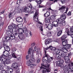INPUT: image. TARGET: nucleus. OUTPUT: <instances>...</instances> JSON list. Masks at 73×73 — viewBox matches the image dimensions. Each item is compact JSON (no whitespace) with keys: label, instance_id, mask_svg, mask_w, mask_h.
Here are the masks:
<instances>
[{"label":"nucleus","instance_id":"774afa93","mask_svg":"<svg viewBox=\"0 0 73 73\" xmlns=\"http://www.w3.org/2000/svg\"><path fill=\"white\" fill-rule=\"evenodd\" d=\"M68 8H66V13L67 12H68Z\"/></svg>","mask_w":73,"mask_h":73},{"label":"nucleus","instance_id":"680f3d73","mask_svg":"<svg viewBox=\"0 0 73 73\" xmlns=\"http://www.w3.org/2000/svg\"><path fill=\"white\" fill-rule=\"evenodd\" d=\"M8 58L9 60H10V59L12 58V56L10 55H9L8 57Z\"/></svg>","mask_w":73,"mask_h":73},{"label":"nucleus","instance_id":"a211bd4d","mask_svg":"<svg viewBox=\"0 0 73 73\" xmlns=\"http://www.w3.org/2000/svg\"><path fill=\"white\" fill-rule=\"evenodd\" d=\"M45 54L43 56V60L44 59H45V60H48V57L49 56H48V54H46V51H45Z\"/></svg>","mask_w":73,"mask_h":73},{"label":"nucleus","instance_id":"4d7b16f0","mask_svg":"<svg viewBox=\"0 0 73 73\" xmlns=\"http://www.w3.org/2000/svg\"><path fill=\"white\" fill-rule=\"evenodd\" d=\"M1 73H7V72L4 70H2L1 71Z\"/></svg>","mask_w":73,"mask_h":73},{"label":"nucleus","instance_id":"7c9ffc66","mask_svg":"<svg viewBox=\"0 0 73 73\" xmlns=\"http://www.w3.org/2000/svg\"><path fill=\"white\" fill-rule=\"evenodd\" d=\"M3 54L4 56L5 57H8L9 56V54H8V51L7 52L4 51H3Z\"/></svg>","mask_w":73,"mask_h":73},{"label":"nucleus","instance_id":"c9c22d12","mask_svg":"<svg viewBox=\"0 0 73 73\" xmlns=\"http://www.w3.org/2000/svg\"><path fill=\"white\" fill-rule=\"evenodd\" d=\"M50 25H51L50 24L47 26L48 28V29H49L50 30V29H52L53 28V26Z\"/></svg>","mask_w":73,"mask_h":73},{"label":"nucleus","instance_id":"6e6552de","mask_svg":"<svg viewBox=\"0 0 73 73\" xmlns=\"http://www.w3.org/2000/svg\"><path fill=\"white\" fill-rule=\"evenodd\" d=\"M33 8V6L32 5H31V6H29L27 7H27H25L23 10V11L24 12H25V13H28V11H31V9H32ZM27 10L28 11H27Z\"/></svg>","mask_w":73,"mask_h":73},{"label":"nucleus","instance_id":"f257e3e1","mask_svg":"<svg viewBox=\"0 0 73 73\" xmlns=\"http://www.w3.org/2000/svg\"><path fill=\"white\" fill-rule=\"evenodd\" d=\"M64 73H68L69 71L71 72H73V67L69 64L68 65H66L64 67Z\"/></svg>","mask_w":73,"mask_h":73},{"label":"nucleus","instance_id":"052dcab7","mask_svg":"<svg viewBox=\"0 0 73 73\" xmlns=\"http://www.w3.org/2000/svg\"><path fill=\"white\" fill-rule=\"evenodd\" d=\"M40 59H38L37 61L36 62L37 63V64H38V63L40 62Z\"/></svg>","mask_w":73,"mask_h":73},{"label":"nucleus","instance_id":"20e7f679","mask_svg":"<svg viewBox=\"0 0 73 73\" xmlns=\"http://www.w3.org/2000/svg\"><path fill=\"white\" fill-rule=\"evenodd\" d=\"M66 55L65 52L63 51H62L60 52V54H56L55 56V58L57 60L58 59H60L62 57H64Z\"/></svg>","mask_w":73,"mask_h":73},{"label":"nucleus","instance_id":"c03bdc74","mask_svg":"<svg viewBox=\"0 0 73 73\" xmlns=\"http://www.w3.org/2000/svg\"><path fill=\"white\" fill-rule=\"evenodd\" d=\"M49 9H50V10H51L52 11H53L55 13H57V10H53L51 8H49Z\"/></svg>","mask_w":73,"mask_h":73},{"label":"nucleus","instance_id":"cd10ccee","mask_svg":"<svg viewBox=\"0 0 73 73\" xmlns=\"http://www.w3.org/2000/svg\"><path fill=\"white\" fill-rule=\"evenodd\" d=\"M51 42V39H47L45 40V42L46 44H48Z\"/></svg>","mask_w":73,"mask_h":73},{"label":"nucleus","instance_id":"a878e982","mask_svg":"<svg viewBox=\"0 0 73 73\" xmlns=\"http://www.w3.org/2000/svg\"><path fill=\"white\" fill-rule=\"evenodd\" d=\"M28 63L29 64V66L31 67H33V66H35L36 65V64H32L30 60H29V61L28 62Z\"/></svg>","mask_w":73,"mask_h":73},{"label":"nucleus","instance_id":"423d86ee","mask_svg":"<svg viewBox=\"0 0 73 73\" xmlns=\"http://www.w3.org/2000/svg\"><path fill=\"white\" fill-rule=\"evenodd\" d=\"M64 63V61L62 59H61L58 60V61L56 62V63L58 65V66H60L61 68H62L64 66V64H63Z\"/></svg>","mask_w":73,"mask_h":73},{"label":"nucleus","instance_id":"e433bc0d","mask_svg":"<svg viewBox=\"0 0 73 73\" xmlns=\"http://www.w3.org/2000/svg\"><path fill=\"white\" fill-rule=\"evenodd\" d=\"M62 31L60 30L57 33L58 36H60V35H61V34H62Z\"/></svg>","mask_w":73,"mask_h":73},{"label":"nucleus","instance_id":"58836bf2","mask_svg":"<svg viewBox=\"0 0 73 73\" xmlns=\"http://www.w3.org/2000/svg\"><path fill=\"white\" fill-rule=\"evenodd\" d=\"M47 35L48 37H50L52 36V33L50 31L47 34Z\"/></svg>","mask_w":73,"mask_h":73},{"label":"nucleus","instance_id":"ddd939ff","mask_svg":"<svg viewBox=\"0 0 73 73\" xmlns=\"http://www.w3.org/2000/svg\"><path fill=\"white\" fill-rule=\"evenodd\" d=\"M3 45L4 46V48L5 50L7 51V52H9V51H10V48H9V46L7 45L4 44H3Z\"/></svg>","mask_w":73,"mask_h":73},{"label":"nucleus","instance_id":"f704fd0d","mask_svg":"<svg viewBox=\"0 0 73 73\" xmlns=\"http://www.w3.org/2000/svg\"><path fill=\"white\" fill-rule=\"evenodd\" d=\"M5 62L6 64H10L11 63V61L9 60H7L5 61Z\"/></svg>","mask_w":73,"mask_h":73},{"label":"nucleus","instance_id":"aec40b11","mask_svg":"<svg viewBox=\"0 0 73 73\" xmlns=\"http://www.w3.org/2000/svg\"><path fill=\"white\" fill-rule=\"evenodd\" d=\"M12 27L13 28V29L14 30V31L15 30V31L14 32V33L15 32H17V31L18 30L17 29V25H15V24H13L12 25Z\"/></svg>","mask_w":73,"mask_h":73},{"label":"nucleus","instance_id":"72a5a7b5","mask_svg":"<svg viewBox=\"0 0 73 73\" xmlns=\"http://www.w3.org/2000/svg\"><path fill=\"white\" fill-rule=\"evenodd\" d=\"M50 18L52 20H56V17L55 16L52 15L51 16Z\"/></svg>","mask_w":73,"mask_h":73},{"label":"nucleus","instance_id":"a18cd8bd","mask_svg":"<svg viewBox=\"0 0 73 73\" xmlns=\"http://www.w3.org/2000/svg\"><path fill=\"white\" fill-rule=\"evenodd\" d=\"M55 41L56 42H59L60 40H59V38H57L55 40Z\"/></svg>","mask_w":73,"mask_h":73},{"label":"nucleus","instance_id":"c756f323","mask_svg":"<svg viewBox=\"0 0 73 73\" xmlns=\"http://www.w3.org/2000/svg\"><path fill=\"white\" fill-rule=\"evenodd\" d=\"M47 72H49V70L46 68H44L42 71V73H46Z\"/></svg>","mask_w":73,"mask_h":73},{"label":"nucleus","instance_id":"4468645a","mask_svg":"<svg viewBox=\"0 0 73 73\" xmlns=\"http://www.w3.org/2000/svg\"><path fill=\"white\" fill-rule=\"evenodd\" d=\"M7 69L6 70L7 73H12L13 72V70L11 68H9V66H7Z\"/></svg>","mask_w":73,"mask_h":73},{"label":"nucleus","instance_id":"f3484780","mask_svg":"<svg viewBox=\"0 0 73 73\" xmlns=\"http://www.w3.org/2000/svg\"><path fill=\"white\" fill-rule=\"evenodd\" d=\"M60 53V50L56 48L54 52H53V54H58Z\"/></svg>","mask_w":73,"mask_h":73},{"label":"nucleus","instance_id":"338daca9","mask_svg":"<svg viewBox=\"0 0 73 73\" xmlns=\"http://www.w3.org/2000/svg\"><path fill=\"white\" fill-rule=\"evenodd\" d=\"M42 7H44L43 6H41L40 5H38V8H42Z\"/></svg>","mask_w":73,"mask_h":73},{"label":"nucleus","instance_id":"09e8293b","mask_svg":"<svg viewBox=\"0 0 73 73\" xmlns=\"http://www.w3.org/2000/svg\"><path fill=\"white\" fill-rule=\"evenodd\" d=\"M12 56L13 57H14V58H17V57L15 56V53H13L12 54Z\"/></svg>","mask_w":73,"mask_h":73},{"label":"nucleus","instance_id":"8fccbe9b","mask_svg":"<svg viewBox=\"0 0 73 73\" xmlns=\"http://www.w3.org/2000/svg\"><path fill=\"white\" fill-rule=\"evenodd\" d=\"M10 39V37L9 36H7L5 38V40L6 41H9V39Z\"/></svg>","mask_w":73,"mask_h":73},{"label":"nucleus","instance_id":"e2e57ef3","mask_svg":"<svg viewBox=\"0 0 73 73\" xmlns=\"http://www.w3.org/2000/svg\"><path fill=\"white\" fill-rule=\"evenodd\" d=\"M35 43H32V44L31 45V46L33 47V46H35Z\"/></svg>","mask_w":73,"mask_h":73},{"label":"nucleus","instance_id":"dca6fc26","mask_svg":"<svg viewBox=\"0 0 73 73\" xmlns=\"http://www.w3.org/2000/svg\"><path fill=\"white\" fill-rule=\"evenodd\" d=\"M72 45L71 44H67L64 47V49L65 50H68V49H69L70 48V46Z\"/></svg>","mask_w":73,"mask_h":73},{"label":"nucleus","instance_id":"79ce46f5","mask_svg":"<svg viewBox=\"0 0 73 73\" xmlns=\"http://www.w3.org/2000/svg\"><path fill=\"white\" fill-rule=\"evenodd\" d=\"M34 51H36V54H38V49H36V47H35L34 48Z\"/></svg>","mask_w":73,"mask_h":73},{"label":"nucleus","instance_id":"b1692460","mask_svg":"<svg viewBox=\"0 0 73 73\" xmlns=\"http://www.w3.org/2000/svg\"><path fill=\"white\" fill-rule=\"evenodd\" d=\"M50 17H47L45 19V23H50Z\"/></svg>","mask_w":73,"mask_h":73},{"label":"nucleus","instance_id":"2f4dec72","mask_svg":"<svg viewBox=\"0 0 73 73\" xmlns=\"http://www.w3.org/2000/svg\"><path fill=\"white\" fill-rule=\"evenodd\" d=\"M50 49L53 52L55 51V50H56V48L54 47H52V46H50Z\"/></svg>","mask_w":73,"mask_h":73},{"label":"nucleus","instance_id":"37998d69","mask_svg":"<svg viewBox=\"0 0 73 73\" xmlns=\"http://www.w3.org/2000/svg\"><path fill=\"white\" fill-rule=\"evenodd\" d=\"M21 2V1L20 0H18L17 1V4L18 5H20Z\"/></svg>","mask_w":73,"mask_h":73},{"label":"nucleus","instance_id":"393cba45","mask_svg":"<svg viewBox=\"0 0 73 73\" xmlns=\"http://www.w3.org/2000/svg\"><path fill=\"white\" fill-rule=\"evenodd\" d=\"M65 8H66V7L65 6H62L61 7L59 8L58 10H60L61 12H63L64 11V9Z\"/></svg>","mask_w":73,"mask_h":73},{"label":"nucleus","instance_id":"ea45409f","mask_svg":"<svg viewBox=\"0 0 73 73\" xmlns=\"http://www.w3.org/2000/svg\"><path fill=\"white\" fill-rule=\"evenodd\" d=\"M4 56H4V55H2L1 56L0 59L1 60H2V61H3V60H4L5 58L4 57Z\"/></svg>","mask_w":73,"mask_h":73},{"label":"nucleus","instance_id":"1a4fd4ad","mask_svg":"<svg viewBox=\"0 0 73 73\" xmlns=\"http://www.w3.org/2000/svg\"><path fill=\"white\" fill-rule=\"evenodd\" d=\"M57 21L59 24H60L61 25L65 26L66 25V22L64 20H61L60 19H57Z\"/></svg>","mask_w":73,"mask_h":73},{"label":"nucleus","instance_id":"f8f14e48","mask_svg":"<svg viewBox=\"0 0 73 73\" xmlns=\"http://www.w3.org/2000/svg\"><path fill=\"white\" fill-rule=\"evenodd\" d=\"M8 35L9 36L11 40H13V39H15V35L11 32V31H9Z\"/></svg>","mask_w":73,"mask_h":73},{"label":"nucleus","instance_id":"a19ab883","mask_svg":"<svg viewBox=\"0 0 73 73\" xmlns=\"http://www.w3.org/2000/svg\"><path fill=\"white\" fill-rule=\"evenodd\" d=\"M44 0H40V1H38V3H37L38 4H41L42 2V1H44Z\"/></svg>","mask_w":73,"mask_h":73},{"label":"nucleus","instance_id":"6e6d98bb","mask_svg":"<svg viewBox=\"0 0 73 73\" xmlns=\"http://www.w3.org/2000/svg\"><path fill=\"white\" fill-rule=\"evenodd\" d=\"M47 4H48V5H51L52 4L50 3V1H49L47 3Z\"/></svg>","mask_w":73,"mask_h":73},{"label":"nucleus","instance_id":"c85d7f7f","mask_svg":"<svg viewBox=\"0 0 73 73\" xmlns=\"http://www.w3.org/2000/svg\"><path fill=\"white\" fill-rule=\"evenodd\" d=\"M66 37H67V35L65 34L61 37V39L62 41H63V40H64V39L66 38Z\"/></svg>","mask_w":73,"mask_h":73},{"label":"nucleus","instance_id":"bb28decb","mask_svg":"<svg viewBox=\"0 0 73 73\" xmlns=\"http://www.w3.org/2000/svg\"><path fill=\"white\" fill-rule=\"evenodd\" d=\"M8 28L9 29L10 31V32H13L14 30H13V26L12 25H10L8 27Z\"/></svg>","mask_w":73,"mask_h":73},{"label":"nucleus","instance_id":"4be33fe9","mask_svg":"<svg viewBox=\"0 0 73 73\" xmlns=\"http://www.w3.org/2000/svg\"><path fill=\"white\" fill-rule=\"evenodd\" d=\"M68 44V41L67 40H62V44L64 47Z\"/></svg>","mask_w":73,"mask_h":73},{"label":"nucleus","instance_id":"4c0bfd02","mask_svg":"<svg viewBox=\"0 0 73 73\" xmlns=\"http://www.w3.org/2000/svg\"><path fill=\"white\" fill-rule=\"evenodd\" d=\"M50 15L48 11H47L45 14L44 16L46 17H48Z\"/></svg>","mask_w":73,"mask_h":73},{"label":"nucleus","instance_id":"3c124183","mask_svg":"<svg viewBox=\"0 0 73 73\" xmlns=\"http://www.w3.org/2000/svg\"><path fill=\"white\" fill-rule=\"evenodd\" d=\"M3 66L0 65V70H3Z\"/></svg>","mask_w":73,"mask_h":73},{"label":"nucleus","instance_id":"6ab92c4d","mask_svg":"<svg viewBox=\"0 0 73 73\" xmlns=\"http://www.w3.org/2000/svg\"><path fill=\"white\" fill-rule=\"evenodd\" d=\"M58 22L57 21H54L53 22L52 24L54 27H57L58 25Z\"/></svg>","mask_w":73,"mask_h":73},{"label":"nucleus","instance_id":"603ef678","mask_svg":"<svg viewBox=\"0 0 73 73\" xmlns=\"http://www.w3.org/2000/svg\"><path fill=\"white\" fill-rule=\"evenodd\" d=\"M40 29L42 32L43 31V29H42V27L41 26H40Z\"/></svg>","mask_w":73,"mask_h":73},{"label":"nucleus","instance_id":"49530a36","mask_svg":"<svg viewBox=\"0 0 73 73\" xmlns=\"http://www.w3.org/2000/svg\"><path fill=\"white\" fill-rule=\"evenodd\" d=\"M16 50H17L16 48H13L11 49V50L12 52H15Z\"/></svg>","mask_w":73,"mask_h":73},{"label":"nucleus","instance_id":"9b49d317","mask_svg":"<svg viewBox=\"0 0 73 73\" xmlns=\"http://www.w3.org/2000/svg\"><path fill=\"white\" fill-rule=\"evenodd\" d=\"M38 15V13L37 12H36L35 13V14L34 15V21L35 22H37L38 20V18L37 16Z\"/></svg>","mask_w":73,"mask_h":73},{"label":"nucleus","instance_id":"9d476101","mask_svg":"<svg viewBox=\"0 0 73 73\" xmlns=\"http://www.w3.org/2000/svg\"><path fill=\"white\" fill-rule=\"evenodd\" d=\"M65 32L67 33V35L68 36H70L71 34L73 33V27H71L70 31H69V29H66V30Z\"/></svg>","mask_w":73,"mask_h":73},{"label":"nucleus","instance_id":"412c9836","mask_svg":"<svg viewBox=\"0 0 73 73\" xmlns=\"http://www.w3.org/2000/svg\"><path fill=\"white\" fill-rule=\"evenodd\" d=\"M23 21V19L20 17H17L16 19V21L18 23H21Z\"/></svg>","mask_w":73,"mask_h":73},{"label":"nucleus","instance_id":"bf43d9fd","mask_svg":"<svg viewBox=\"0 0 73 73\" xmlns=\"http://www.w3.org/2000/svg\"><path fill=\"white\" fill-rule=\"evenodd\" d=\"M50 46H49L48 47V48H45L44 49V52L45 51H45V50H48V49H49V48H50Z\"/></svg>","mask_w":73,"mask_h":73},{"label":"nucleus","instance_id":"13d9d810","mask_svg":"<svg viewBox=\"0 0 73 73\" xmlns=\"http://www.w3.org/2000/svg\"><path fill=\"white\" fill-rule=\"evenodd\" d=\"M62 4H64L65 3V0H60Z\"/></svg>","mask_w":73,"mask_h":73},{"label":"nucleus","instance_id":"864d4df0","mask_svg":"<svg viewBox=\"0 0 73 73\" xmlns=\"http://www.w3.org/2000/svg\"><path fill=\"white\" fill-rule=\"evenodd\" d=\"M72 15V12H71L70 11L67 14V15L68 16H71Z\"/></svg>","mask_w":73,"mask_h":73},{"label":"nucleus","instance_id":"7ed1b4c3","mask_svg":"<svg viewBox=\"0 0 73 73\" xmlns=\"http://www.w3.org/2000/svg\"><path fill=\"white\" fill-rule=\"evenodd\" d=\"M43 63L41 64V66L40 67L41 69H42L44 68V67L46 68H48L49 67V65L48 64V61L46 59H43L42 60Z\"/></svg>","mask_w":73,"mask_h":73},{"label":"nucleus","instance_id":"5fc2aeb1","mask_svg":"<svg viewBox=\"0 0 73 73\" xmlns=\"http://www.w3.org/2000/svg\"><path fill=\"white\" fill-rule=\"evenodd\" d=\"M4 12H5V10H4L1 12L0 14V15H2V14H3V13H4Z\"/></svg>","mask_w":73,"mask_h":73},{"label":"nucleus","instance_id":"473e14b6","mask_svg":"<svg viewBox=\"0 0 73 73\" xmlns=\"http://www.w3.org/2000/svg\"><path fill=\"white\" fill-rule=\"evenodd\" d=\"M15 15V13H14V12H13L12 13H9V18H10L11 16H13Z\"/></svg>","mask_w":73,"mask_h":73},{"label":"nucleus","instance_id":"39448f33","mask_svg":"<svg viewBox=\"0 0 73 73\" xmlns=\"http://www.w3.org/2000/svg\"><path fill=\"white\" fill-rule=\"evenodd\" d=\"M15 36H18L20 39L21 40H23L25 38V36H24V35L23 34V33L18 34L17 32L15 31Z\"/></svg>","mask_w":73,"mask_h":73},{"label":"nucleus","instance_id":"f03ea898","mask_svg":"<svg viewBox=\"0 0 73 73\" xmlns=\"http://www.w3.org/2000/svg\"><path fill=\"white\" fill-rule=\"evenodd\" d=\"M18 32V34H20V33H24L27 36H28V31L26 28L24 27L23 29H18L17 31Z\"/></svg>","mask_w":73,"mask_h":73},{"label":"nucleus","instance_id":"de8ad7c7","mask_svg":"<svg viewBox=\"0 0 73 73\" xmlns=\"http://www.w3.org/2000/svg\"><path fill=\"white\" fill-rule=\"evenodd\" d=\"M47 62L49 64L51 63V60H50V59L49 58H48L47 59Z\"/></svg>","mask_w":73,"mask_h":73},{"label":"nucleus","instance_id":"2eb2a0df","mask_svg":"<svg viewBox=\"0 0 73 73\" xmlns=\"http://www.w3.org/2000/svg\"><path fill=\"white\" fill-rule=\"evenodd\" d=\"M64 59L65 60L66 63L67 64L70 63V59L69 58L68 56H66L64 57Z\"/></svg>","mask_w":73,"mask_h":73},{"label":"nucleus","instance_id":"0e129e2a","mask_svg":"<svg viewBox=\"0 0 73 73\" xmlns=\"http://www.w3.org/2000/svg\"><path fill=\"white\" fill-rule=\"evenodd\" d=\"M70 36L72 38H73V33L71 34V35H70Z\"/></svg>","mask_w":73,"mask_h":73},{"label":"nucleus","instance_id":"0eeeda50","mask_svg":"<svg viewBox=\"0 0 73 73\" xmlns=\"http://www.w3.org/2000/svg\"><path fill=\"white\" fill-rule=\"evenodd\" d=\"M33 52H34V50H33L31 49V48H30L28 52V54H29L30 53L31 60L33 61L35 60V59H34V58H33V56L34 55L33 54Z\"/></svg>","mask_w":73,"mask_h":73},{"label":"nucleus","instance_id":"69168bd1","mask_svg":"<svg viewBox=\"0 0 73 73\" xmlns=\"http://www.w3.org/2000/svg\"><path fill=\"white\" fill-rule=\"evenodd\" d=\"M28 55H27L26 57V60H28L29 58V57H28Z\"/></svg>","mask_w":73,"mask_h":73},{"label":"nucleus","instance_id":"5701e85b","mask_svg":"<svg viewBox=\"0 0 73 73\" xmlns=\"http://www.w3.org/2000/svg\"><path fill=\"white\" fill-rule=\"evenodd\" d=\"M60 20H64L66 19L65 14H63L60 16Z\"/></svg>","mask_w":73,"mask_h":73}]
</instances>
